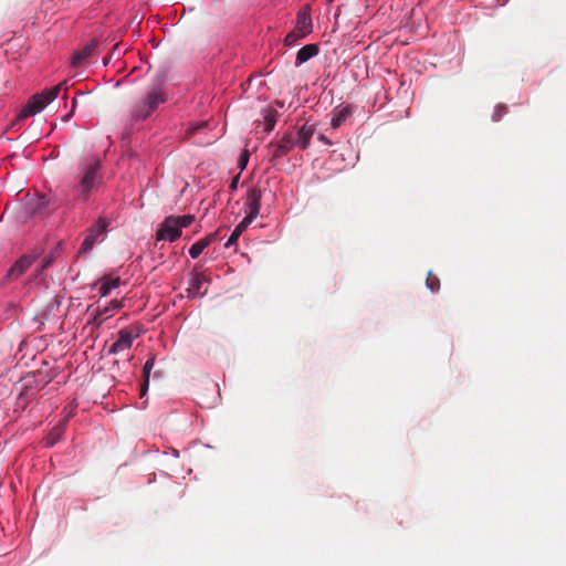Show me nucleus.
<instances>
[{"mask_svg":"<svg viewBox=\"0 0 566 566\" xmlns=\"http://www.w3.org/2000/svg\"><path fill=\"white\" fill-rule=\"evenodd\" d=\"M168 101V94L160 86L149 90L146 95L137 102L129 112L128 124L134 126L139 122L148 119L157 108Z\"/></svg>","mask_w":566,"mask_h":566,"instance_id":"1","label":"nucleus"},{"mask_svg":"<svg viewBox=\"0 0 566 566\" xmlns=\"http://www.w3.org/2000/svg\"><path fill=\"white\" fill-rule=\"evenodd\" d=\"M99 168L101 164L98 161L91 163L84 167L78 182L73 187L74 200L86 202L91 193L98 188L102 182Z\"/></svg>","mask_w":566,"mask_h":566,"instance_id":"2","label":"nucleus"},{"mask_svg":"<svg viewBox=\"0 0 566 566\" xmlns=\"http://www.w3.org/2000/svg\"><path fill=\"white\" fill-rule=\"evenodd\" d=\"M62 90H67L66 82H62L54 87L46 88L41 93L31 96L25 106L19 113L18 119H25L40 113L57 97Z\"/></svg>","mask_w":566,"mask_h":566,"instance_id":"3","label":"nucleus"},{"mask_svg":"<svg viewBox=\"0 0 566 566\" xmlns=\"http://www.w3.org/2000/svg\"><path fill=\"white\" fill-rule=\"evenodd\" d=\"M312 32L311 8L305 6L298 13L295 28L284 39L285 45H294Z\"/></svg>","mask_w":566,"mask_h":566,"instance_id":"4","label":"nucleus"},{"mask_svg":"<svg viewBox=\"0 0 566 566\" xmlns=\"http://www.w3.org/2000/svg\"><path fill=\"white\" fill-rule=\"evenodd\" d=\"M111 224V220L104 217H99L95 224L88 230L87 234L82 242L80 252L87 253L91 251L95 242L106 233L107 227Z\"/></svg>","mask_w":566,"mask_h":566,"instance_id":"5","label":"nucleus"},{"mask_svg":"<svg viewBox=\"0 0 566 566\" xmlns=\"http://www.w3.org/2000/svg\"><path fill=\"white\" fill-rule=\"evenodd\" d=\"M296 145L292 133L284 134L276 143L272 142L268 145L270 153V161L275 163L277 159L286 156Z\"/></svg>","mask_w":566,"mask_h":566,"instance_id":"6","label":"nucleus"},{"mask_svg":"<svg viewBox=\"0 0 566 566\" xmlns=\"http://www.w3.org/2000/svg\"><path fill=\"white\" fill-rule=\"evenodd\" d=\"M262 192L261 189L252 187L247 192L245 212L243 218L248 222H252L260 213Z\"/></svg>","mask_w":566,"mask_h":566,"instance_id":"7","label":"nucleus"},{"mask_svg":"<svg viewBox=\"0 0 566 566\" xmlns=\"http://www.w3.org/2000/svg\"><path fill=\"white\" fill-rule=\"evenodd\" d=\"M181 237V231L176 223L174 216L166 217L165 220L159 224L156 232V240H168L174 242Z\"/></svg>","mask_w":566,"mask_h":566,"instance_id":"8","label":"nucleus"},{"mask_svg":"<svg viewBox=\"0 0 566 566\" xmlns=\"http://www.w3.org/2000/svg\"><path fill=\"white\" fill-rule=\"evenodd\" d=\"M138 334L134 335L128 328H123L118 332L116 342L109 347V354H118L132 347L133 340Z\"/></svg>","mask_w":566,"mask_h":566,"instance_id":"9","label":"nucleus"},{"mask_svg":"<svg viewBox=\"0 0 566 566\" xmlns=\"http://www.w3.org/2000/svg\"><path fill=\"white\" fill-rule=\"evenodd\" d=\"M98 46V42L96 40H92L87 43L83 49L76 51L73 56L71 64L73 67H81L84 63L95 54L96 49Z\"/></svg>","mask_w":566,"mask_h":566,"instance_id":"10","label":"nucleus"},{"mask_svg":"<svg viewBox=\"0 0 566 566\" xmlns=\"http://www.w3.org/2000/svg\"><path fill=\"white\" fill-rule=\"evenodd\" d=\"M50 198L45 195L32 198L27 203V211L31 216H44L49 212Z\"/></svg>","mask_w":566,"mask_h":566,"instance_id":"11","label":"nucleus"},{"mask_svg":"<svg viewBox=\"0 0 566 566\" xmlns=\"http://www.w3.org/2000/svg\"><path fill=\"white\" fill-rule=\"evenodd\" d=\"M33 258L30 255L21 256L8 271L4 280H15L20 277L33 263Z\"/></svg>","mask_w":566,"mask_h":566,"instance_id":"12","label":"nucleus"},{"mask_svg":"<svg viewBox=\"0 0 566 566\" xmlns=\"http://www.w3.org/2000/svg\"><path fill=\"white\" fill-rule=\"evenodd\" d=\"M207 283V277L198 272L191 273L189 280V286L187 287V293L189 297H198L203 296L206 294V290L201 291L203 284Z\"/></svg>","mask_w":566,"mask_h":566,"instance_id":"13","label":"nucleus"},{"mask_svg":"<svg viewBox=\"0 0 566 566\" xmlns=\"http://www.w3.org/2000/svg\"><path fill=\"white\" fill-rule=\"evenodd\" d=\"M315 133L314 125L304 124L297 132L296 145L301 149H306L310 145V140Z\"/></svg>","mask_w":566,"mask_h":566,"instance_id":"14","label":"nucleus"},{"mask_svg":"<svg viewBox=\"0 0 566 566\" xmlns=\"http://www.w3.org/2000/svg\"><path fill=\"white\" fill-rule=\"evenodd\" d=\"M318 45L317 44H306L302 49L298 50L296 54L295 64L298 66L310 59L316 56L318 54Z\"/></svg>","mask_w":566,"mask_h":566,"instance_id":"15","label":"nucleus"},{"mask_svg":"<svg viewBox=\"0 0 566 566\" xmlns=\"http://www.w3.org/2000/svg\"><path fill=\"white\" fill-rule=\"evenodd\" d=\"M352 115V108L349 106H345L339 109H335L331 119L332 129L339 128L347 118Z\"/></svg>","mask_w":566,"mask_h":566,"instance_id":"16","label":"nucleus"},{"mask_svg":"<svg viewBox=\"0 0 566 566\" xmlns=\"http://www.w3.org/2000/svg\"><path fill=\"white\" fill-rule=\"evenodd\" d=\"M99 294L102 297L107 296L113 289L120 285V279L118 276H103L99 282Z\"/></svg>","mask_w":566,"mask_h":566,"instance_id":"17","label":"nucleus"},{"mask_svg":"<svg viewBox=\"0 0 566 566\" xmlns=\"http://www.w3.org/2000/svg\"><path fill=\"white\" fill-rule=\"evenodd\" d=\"M65 431V421H61L57 426H55L50 433L44 438V446L46 448L53 447L55 443H57L63 433Z\"/></svg>","mask_w":566,"mask_h":566,"instance_id":"18","label":"nucleus"},{"mask_svg":"<svg viewBox=\"0 0 566 566\" xmlns=\"http://www.w3.org/2000/svg\"><path fill=\"white\" fill-rule=\"evenodd\" d=\"M279 113L274 108H266L263 112V122H264V130L271 132L276 122H277Z\"/></svg>","mask_w":566,"mask_h":566,"instance_id":"19","label":"nucleus"},{"mask_svg":"<svg viewBox=\"0 0 566 566\" xmlns=\"http://www.w3.org/2000/svg\"><path fill=\"white\" fill-rule=\"evenodd\" d=\"M250 222L245 221L244 219L234 228L233 232L231 233L230 238L226 242L224 247L230 248L234 245L242 234V232L249 227Z\"/></svg>","mask_w":566,"mask_h":566,"instance_id":"20","label":"nucleus"},{"mask_svg":"<svg viewBox=\"0 0 566 566\" xmlns=\"http://www.w3.org/2000/svg\"><path fill=\"white\" fill-rule=\"evenodd\" d=\"M176 223H178L179 229L187 228L195 221V216L185 214V216H174Z\"/></svg>","mask_w":566,"mask_h":566,"instance_id":"21","label":"nucleus"},{"mask_svg":"<svg viewBox=\"0 0 566 566\" xmlns=\"http://www.w3.org/2000/svg\"><path fill=\"white\" fill-rule=\"evenodd\" d=\"M426 285L431 292H438L440 289V280L432 272H429Z\"/></svg>","mask_w":566,"mask_h":566,"instance_id":"22","label":"nucleus"},{"mask_svg":"<svg viewBox=\"0 0 566 566\" xmlns=\"http://www.w3.org/2000/svg\"><path fill=\"white\" fill-rule=\"evenodd\" d=\"M206 249L205 242H200L199 240L191 245L189 249V254L192 259H197L202 251Z\"/></svg>","mask_w":566,"mask_h":566,"instance_id":"23","label":"nucleus"},{"mask_svg":"<svg viewBox=\"0 0 566 566\" xmlns=\"http://www.w3.org/2000/svg\"><path fill=\"white\" fill-rule=\"evenodd\" d=\"M154 365H155L154 357H150L149 359H147V361L145 363L144 368H143V379L149 380L150 371H151Z\"/></svg>","mask_w":566,"mask_h":566,"instance_id":"24","label":"nucleus"},{"mask_svg":"<svg viewBox=\"0 0 566 566\" xmlns=\"http://www.w3.org/2000/svg\"><path fill=\"white\" fill-rule=\"evenodd\" d=\"M505 113H506V106L499 105V106H496V108H495V111L493 113L492 119L494 122H497V120H500L502 118L503 114H505Z\"/></svg>","mask_w":566,"mask_h":566,"instance_id":"25","label":"nucleus"},{"mask_svg":"<svg viewBox=\"0 0 566 566\" xmlns=\"http://www.w3.org/2000/svg\"><path fill=\"white\" fill-rule=\"evenodd\" d=\"M248 161H249V153H248V150H244L241 153L239 161H238L239 168L241 170L245 169Z\"/></svg>","mask_w":566,"mask_h":566,"instance_id":"26","label":"nucleus"},{"mask_svg":"<svg viewBox=\"0 0 566 566\" xmlns=\"http://www.w3.org/2000/svg\"><path fill=\"white\" fill-rule=\"evenodd\" d=\"M122 307V303L118 301H112L109 306L105 307L103 314H107L109 311H117ZM102 315V313H99Z\"/></svg>","mask_w":566,"mask_h":566,"instance_id":"27","label":"nucleus"},{"mask_svg":"<svg viewBox=\"0 0 566 566\" xmlns=\"http://www.w3.org/2000/svg\"><path fill=\"white\" fill-rule=\"evenodd\" d=\"M216 240H217V232L210 233V234L206 235L205 238L200 239L199 241L205 242V247L207 248Z\"/></svg>","mask_w":566,"mask_h":566,"instance_id":"28","label":"nucleus"},{"mask_svg":"<svg viewBox=\"0 0 566 566\" xmlns=\"http://www.w3.org/2000/svg\"><path fill=\"white\" fill-rule=\"evenodd\" d=\"M148 387H149V380L147 379H143V384L140 385V394L139 396L143 398L144 396H146L147 391H148Z\"/></svg>","mask_w":566,"mask_h":566,"instance_id":"29","label":"nucleus"},{"mask_svg":"<svg viewBox=\"0 0 566 566\" xmlns=\"http://www.w3.org/2000/svg\"><path fill=\"white\" fill-rule=\"evenodd\" d=\"M317 138H318V140H319V142L324 143L325 145H328V146H331V145H332V140H331V139H328V138H327L325 135H323V134H319Z\"/></svg>","mask_w":566,"mask_h":566,"instance_id":"30","label":"nucleus"},{"mask_svg":"<svg viewBox=\"0 0 566 566\" xmlns=\"http://www.w3.org/2000/svg\"><path fill=\"white\" fill-rule=\"evenodd\" d=\"M52 263V258L49 256V258H45L44 261H43V264H42V271L48 269Z\"/></svg>","mask_w":566,"mask_h":566,"instance_id":"31","label":"nucleus"},{"mask_svg":"<svg viewBox=\"0 0 566 566\" xmlns=\"http://www.w3.org/2000/svg\"><path fill=\"white\" fill-rule=\"evenodd\" d=\"M237 182H238V177H237V178H234V179L232 180V182H231V188H232V189H235V188H237Z\"/></svg>","mask_w":566,"mask_h":566,"instance_id":"32","label":"nucleus"}]
</instances>
